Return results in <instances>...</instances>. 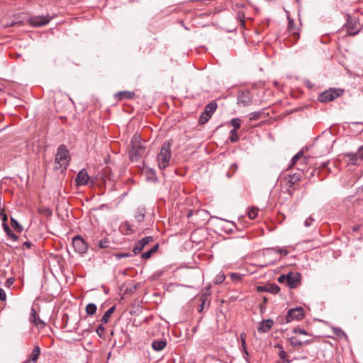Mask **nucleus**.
Here are the masks:
<instances>
[{"label": "nucleus", "instance_id": "nucleus-1", "mask_svg": "<svg viewBox=\"0 0 363 363\" xmlns=\"http://www.w3.org/2000/svg\"><path fill=\"white\" fill-rule=\"evenodd\" d=\"M307 158L303 156V152H299L295 155L291 159V167L297 166L298 172L294 174H288L285 176V179L287 181L290 188L297 184L303 177V172L304 169L303 166L307 163Z\"/></svg>", "mask_w": 363, "mask_h": 363}, {"label": "nucleus", "instance_id": "nucleus-2", "mask_svg": "<svg viewBox=\"0 0 363 363\" xmlns=\"http://www.w3.org/2000/svg\"><path fill=\"white\" fill-rule=\"evenodd\" d=\"M144 143V141L142 142L141 137L138 133L133 136L131 149L129 152L130 159L132 162H137L143 156L145 151Z\"/></svg>", "mask_w": 363, "mask_h": 363}, {"label": "nucleus", "instance_id": "nucleus-3", "mask_svg": "<svg viewBox=\"0 0 363 363\" xmlns=\"http://www.w3.org/2000/svg\"><path fill=\"white\" fill-rule=\"evenodd\" d=\"M173 144L172 140H166L162 145L160 152L157 155L158 166L160 169H165L169 166L172 159L171 148Z\"/></svg>", "mask_w": 363, "mask_h": 363}, {"label": "nucleus", "instance_id": "nucleus-4", "mask_svg": "<svg viewBox=\"0 0 363 363\" xmlns=\"http://www.w3.org/2000/svg\"><path fill=\"white\" fill-rule=\"evenodd\" d=\"M55 163L59 164V167L67 169L69 165V152L64 145L59 146L55 156Z\"/></svg>", "mask_w": 363, "mask_h": 363}, {"label": "nucleus", "instance_id": "nucleus-5", "mask_svg": "<svg viewBox=\"0 0 363 363\" xmlns=\"http://www.w3.org/2000/svg\"><path fill=\"white\" fill-rule=\"evenodd\" d=\"M342 94L343 91L340 89H330L321 93L318 96V100L322 103H328L333 101Z\"/></svg>", "mask_w": 363, "mask_h": 363}, {"label": "nucleus", "instance_id": "nucleus-6", "mask_svg": "<svg viewBox=\"0 0 363 363\" xmlns=\"http://www.w3.org/2000/svg\"><path fill=\"white\" fill-rule=\"evenodd\" d=\"M72 246L74 251L81 255L86 253L88 250V244L79 235L72 238Z\"/></svg>", "mask_w": 363, "mask_h": 363}, {"label": "nucleus", "instance_id": "nucleus-7", "mask_svg": "<svg viewBox=\"0 0 363 363\" xmlns=\"http://www.w3.org/2000/svg\"><path fill=\"white\" fill-rule=\"evenodd\" d=\"M252 95L248 90L240 91L238 95V104L242 106H247L252 104Z\"/></svg>", "mask_w": 363, "mask_h": 363}, {"label": "nucleus", "instance_id": "nucleus-8", "mask_svg": "<svg viewBox=\"0 0 363 363\" xmlns=\"http://www.w3.org/2000/svg\"><path fill=\"white\" fill-rule=\"evenodd\" d=\"M303 309L301 307H296L295 308H291L288 311L286 321L289 323L294 320H301L303 317Z\"/></svg>", "mask_w": 363, "mask_h": 363}, {"label": "nucleus", "instance_id": "nucleus-9", "mask_svg": "<svg viewBox=\"0 0 363 363\" xmlns=\"http://www.w3.org/2000/svg\"><path fill=\"white\" fill-rule=\"evenodd\" d=\"M287 278L286 286L291 289H294L300 284L301 275L298 272H289L287 274Z\"/></svg>", "mask_w": 363, "mask_h": 363}, {"label": "nucleus", "instance_id": "nucleus-10", "mask_svg": "<svg viewBox=\"0 0 363 363\" xmlns=\"http://www.w3.org/2000/svg\"><path fill=\"white\" fill-rule=\"evenodd\" d=\"M153 241V238L152 236H147L145 238H142L137 242H135L133 247V252L135 254L140 253L144 247L150 242Z\"/></svg>", "mask_w": 363, "mask_h": 363}, {"label": "nucleus", "instance_id": "nucleus-11", "mask_svg": "<svg viewBox=\"0 0 363 363\" xmlns=\"http://www.w3.org/2000/svg\"><path fill=\"white\" fill-rule=\"evenodd\" d=\"M359 24L355 18H351L347 21V33L350 35H355L359 31Z\"/></svg>", "mask_w": 363, "mask_h": 363}, {"label": "nucleus", "instance_id": "nucleus-12", "mask_svg": "<svg viewBox=\"0 0 363 363\" xmlns=\"http://www.w3.org/2000/svg\"><path fill=\"white\" fill-rule=\"evenodd\" d=\"M89 179V177L87 172L82 169L78 173L75 181L77 185H86L88 183Z\"/></svg>", "mask_w": 363, "mask_h": 363}, {"label": "nucleus", "instance_id": "nucleus-13", "mask_svg": "<svg viewBox=\"0 0 363 363\" xmlns=\"http://www.w3.org/2000/svg\"><path fill=\"white\" fill-rule=\"evenodd\" d=\"M274 322L272 319H267L265 320H262L259 325L257 328V330L259 333H267L268 332L272 327Z\"/></svg>", "mask_w": 363, "mask_h": 363}, {"label": "nucleus", "instance_id": "nucleus-14", "mask_svg": "<svg viewBox=\"0 0 363 363\" xmlns=\"http://www.w3.org/2000/svg\"><path fill=\"white\" fill-rule=\"evenodd\" d=\"M50 18L44 16H36L30 19V23L35 26H43L48 23Z\"/></svg>", "mask_w": 363, "mask_h": 363}, {"label": "nucleus", "instance_id": "nucleus-15", "mask_svg": "<svg viewBox=\"0 0 363 363\" xmlns=\"http://www.w3.org/2000/svg\"><path fill=\"white\" fill-rule=\"evenodd\" d=\"M347 163L352 165H359L360 158L358 155V152L355 154L349 153L345 155Z\"/></svg>", "mask_w": 363, "mask_h": 363}, {"label": "nucleus", "instance_id": "nucleus-16", "mask_svg": "<svg viewBox=\"0 0 363 363\" xmlns=\"http://www.w3.org/2000/svg\"><path fill=\"white\" fill-rule=\"evenodd\" d=\"M279 290V287L276 284H269L266 286L258 287V291H268L274 294H277Z\"/></svg>", "mask_w": 363, "mask_h": 363}, {"label": "nucleus", "instance_id": "nucleus-17", "mask_svg": "<svg viewBox=\"0 0 363 363\" xmlns=\"http://www.w3.org/2000/svg\"><path fill=\"white\" fill-rule=\"evenodd\" d=\"M30 321L36 326H40L41 328L44 327L45 325L44 321H43L39 317L36 316V312L33 308L31 310Z\"/></svg>", "mask_w": 363, "mask_h": 363}, {"label": "nucleus", "instance_id": "nucleus-18", "mask_svg": "<svg viewBox=\"0 0 363 363\" xmlns=\"http://www.w3.org/2000/svg\"><path fill=\"white\" fill-rule=\"evenodd\" d=\"M166 345H167V341L164 340H154L152 342V349L157 352L162 350L165 347Z\"/></svg>", "mask_w": 363, "mask_h": 363}, {"label": "nucleus", "instance_id": "nucleus-19", "mask_svg": "<svg viewBox=\"0 0 363 363\" xmlns=\"http://www.w3.org/2000/svg\"><path fill=\"white\" fill-rule=\"evenodd\" d=\"M217 108V104L214 101L208 103L204 109L205 114L209 115V117H211L212 114L216 111Z\"/></svg>", "mask_w": 363, "mask_h": 363}, {"label": "nucleus", "instance_id": "nucleus-20", "mask_svg": "<svg viewBox=\"0 0 363 363\" xmlns=\"http://www.w3.org/2000/svg\"><path fill=\"white\" fill-rule=\"evenodd\" d=\"M290 344L294 347H301L304 344L310 343L309 340H300L296 337H291L289 338Z\"/></svg>", "mask_w": 363, "mask_h": 363}, {"label": "nucleus", "instance_id": "nucleus-21", "mask_svg": "<svg viewBox=\"0 0 363 363\" xmlns=\"http://www.w3.org/2000/svg\"><path fill=\"white\" fill-rule=\"evenodd\" d=\"M2 226L4 230L6 233V235L13 241H16L18 237L13 233V232L10 229L9 226L7 223H2Z\"/></svg>", "mask_w": 363, "mask_h": 363}, {"label": "nucleus", "instance_id": "nucleus-22", "mask_svg": "<svg viewBox=\"0 0 363 363\" xmlns=\"http://www.w3.org/2000/svg\"><path fill=\"white\" fill-rule=\"evenodd\" d=\"M115 311V306H112L109 308L104 314L103 317L101 319L102 324H106L108 322L110 316Z\"/></svg>", "mask_w": 363, "mask_h": 363}, {"label": "nucleus", "instance_id": "nucleus-23", "mask_svg": "<svg viewBox=\"0 0 363 363\" xmlns=\"http://www.w3.org/2000/svg\"><path fill=\"white\" fill-rule=\"evenodd\" d=\"M40 354V349L39 346L37 345L33 350L28 359L36 363L37 360L39 358Z\"/></svg>", "mask_w": 363, "mask_h": 363}, {"label": "nucleus", "instance_id": "nucleus-24", "mask_svg": "<svg viewBox=\"0 0 363 363\" xmlns=\"http://www.w3.org/2000/svg\"><path fill=\"white\" fill-rule=\"evenodd\" d=\"M145 210L143 208H138L135 215V218L138 223L144 220Z\"/></svg>", "mask_w": 363, "mask_h": 363}, {"label": "nucleus", "instance_id": "nucleus-25", "mask_svg": "<svg viewBox=\"0 0 363 363\" xmlns=\"http://www.w3.org/2000/svg\"><path fill=\"white\" fill-rule=\"evenodd\" d=\"M157 249L158 245H155L151 249L142 254L141 257L145 259H149L151 257L152 255L157 250Z\"/></svg>", "mask_w": 363, "mask_h": 363}, {"label": "nucleus", "instance_id": "nucleus-26", "mask_svg": "<svg viewBox=\"0 0 363 363\" xmlns=\"http://www.w3.org/2000/svg\"><path fill=\"white\" fill-rule=\"evenodd\" d=\"M11 225L12 228L18 233H21L23 230L22 225L13 218H11Z\"/></svg>", "mask_w": 363, "mask_h": 363}, {"label": "nucleus", "instance_id": "nucleus-27", "mask_svg": "<svg viewBox=\"0 0 363 363\" xmlns=\"http://www.w3.org/2000/svg\"><path fill=\"white\" fill-rule=\"evenodd\" d=\"M289 31L294 35H298V33L295 28V23L294 20L289 18V25H288Z\"/></svg>", "mask_w": 363, "mask_h": 363}, {"label": "nucleus", "instance_id": "nucleus-28", "mask_svg": "<svg viewBox=\"0 0 363 363\" xmlns=\"http://www.w3.org/2000/svg\"><path fill=\"white\" fill-rule=\"evenodd\" d=\"M264 113V111H259L250 113L249 114V120L250 121H256L261 118L262 115Z\"/></svg>", "mask_w": 363, "mask_h": 363}, {"label": "nucleus", "instance_id": "nucleus-29", "mask_svg": "<svg viewBox=\"0 0 363 363\" xmlns=\"http://www.w3.org/2000/svg\"><path fill=\"white\" fill-rule=\"evenodd\" d=\"M97 307L94 303H89L86 306V313L88 315H92L96 311Z\"/></svg>", "mask_w": 363, "mask_h": 363}, {"label": "nucleus", "instance_id": "nucleus-30", "mask_svg": "<svg viewBox=\"0 0 363 363\" xmlns=\"http://www.w3.org/2000/svg\"><path fill=\"white\" fill-rule=\"evenodd\" d=\"M120 99H133L135 96V93L131 91H121L118 94Z\"/></svg>", "mask_w": 363, "mask_h": 363}, {"label": "nucleus", "instance_id": "nucleus-31", "mask_svg": "<svg viewBox=\"0 0 363 363\" xmlns=\"http://www.w3.org/2000/svg\"><path fill=\"white\" fill-rule=\"evenodd\" d=\"M259 209L256 207H252L248 212V216L250 219H255L258 215Z\"/></svg>", "mask_w": 363, "mask_h": 363}, {"label": "nucleus", "instance_id": "nucleus-32", "mask_svg": "<svg viewBox=\"0 0 363 363\" xmlns=\"http://www.w3.org/2000/svg\"><path fill=\"white\" fill-rule=\"evenodd\" d=\"M96 245L101 249L107 248L109 245V241L108 239L104 238L96 243Z\"/></svg>", "mask_w": 363, "mask_h": 363}, {"label": "nucleus", "instance_id": "nucleus-33", "mask_svg": "<svg viewBox=\"0 0 363 363\" xmlns=\"http://www.w3.org/2000/svg\"><path fill=\"white\" fill-rule=\"evenodd\" d=\"M230 124L232 126H233V129H235V130H237L238 129L240 128V124H241V121L240 118H233L231 121H230Z\"/></svg>", "mask_w": 363, "mask_h": 363}, {"label": "nucleus", "instance_id": "nucleus-34", "mask_svg": "<svg viewBox=\"0 0 363 363\" xmlns=\"http://www.w3.org/2000/svg\"><path fill=\"white\" fill-rule=\"evenodd\" d=\"M230 134V139L231 142L235 143L238 140L239 137H238L237 132L235 129L231 130Z\"/></svg>", "mask_w": 363, "mask_h": 363}, {"label": "nucleus", "instance_id": "nucleus-35", "mask_svg": "<svg viewBox=\"0 0 363 363\" xmlns=\"http://www.w3.org/2000/svg\"><path fill=\"white\" fill-rule=\"evenodd\" d=\"M211 117H209V115L205 114L204 112L202 113V114L199 117V123L203 124L206 123Z\"/></svg>", "mask_w": 363, "mask_h": 363}, {"label": "nucleus", "instance_id": "nucleus-36", "mask_svg": "<svg viewBox=\"0 0 363 363\" xmlns=\"http://www.w3.org/2000/svg\"><path fill=\"white\" fill-rule=\"evenodd\" d=\"M225 275L223 272H220L216 277V283L220 284L225 280Z\"/></svg>", "mask_w": 363, "mask_h": 363}, {"label": "nucleus", "instance_id": "nucleus-37", "mask_svg": "<svg viewBox=\"0 0 363 363\" xmlns=\"http://www.w3.org/2000/svg\"><path fill=\"white\" fill-rule=\"evenodd\" d=\"M105 328L102 325H100L96 329V333L100 337H104Z\"/></svg>", "mask_w": 363, "mask_h": 363}, {"label": "nucleus", "instance_id": "nucleus-38", "mask_svg": "<svg viewBox=\"0 0 363 363\" xmlns=\"http://www.w3.org/2000/svg\"><path fill=\"white\" fill-rule=\"evenodd\" d=\"M287 280H288L287 274H282V275L279 276L278 278V281L280 284H285L286 285L287 284Z\"/></svg>", "mask_w": 363, "mask_h": 363}, {"label": "nucleus", "instance_id": "nucleus-39", "mask_svg": "<svg viewBox=\"0 0 363 363\" xmlns=\"http://www.w3.org/2000/svg\"><path fill=\"white\" fill-rule=\"evenodd\" d=\"M293 331L296 334L308 335V333L305 330L300 328H295Z\"/></svg>", "mask_w": 363, "mask_h": 363}, {"label": "nucleus", "instance_id": "nucleus-40", "mask_svg": "<svg viewBox=\"0 0 363 363\" xmlns=\"http://www.w3.org/2000/svg\"><path fill=\"white\" fill-rule=\"evenodd\" d=\"M246 335L245 333H241L240 335V340H241V343H242V347L243 348V350H245V347H246Z\"/></svg>", "mask_w": 363, "mask_h": 363}, {"label": "nucleus", "instance_id": "nucleus-41", "mask_svg": "<svg viewBox=\"0 0 363 363\" xmlns=\"http://www.w3.org/2000/svg\"><path fill=\"white\" fill-rule=\"evenodd\" d=\"M279 357L283 360V361H285L289 363V359H286V357H287V354L286 353V352H284V350H281L279 353Z\"/></svg>", "mask_w": 363, "mask_h": 363}, {"label": "nucleus", "instance_id": "nucleus-42", "mask_svg": "<svg viewBox=\"0 0 363 363\" xmlns=\"http://www.w3.org/2000/svg\"><path fill=\"white\" fill-rule=\"evenodd\" d=\"M313 221H314V219L310 216L306 219V220L304 222V225L306 227L308 228L312 225Z\"/></svg>", "mask_w": 363, "mask_h": 363}, {"label": "nucleus", "instance_id": "nucleus-43", "mask_svg": "<svg viewBox=\"0 0 363 363\" xmlns=\"http://www.w3.org/2000/svg\"><path fill=\"white\" fill-rule=\"evenodd\" d=\"M0 216H1V220H2V221H3V223H6V220H7V216H6V214L4 212V210L0 209Z\"/></svg>", "mask_w": 363, "mask_h": 363}, {"label": "nucleus", "instance_id": "nucleus-44", "mask_svg": "<svg viewBox=\"0 0 363 363\" xmlns=\"http://www.w3.org/2000/svg\"><path fill=\"white\" fill-rule=\"evenodd\" d=\"M201 300L202 303H201V304L199 307V309H198L199 312H201L203 310L206 298H204L203 296H202L201 298Z\"/></svg>", "mask_w": 363, "mask_h": 363}, {"label": "nucleus", "instance_id": "nucleus-45", "mask_svg": "<svg viewBox=\"0 0 363 363\" xmlns=\"http://www.w3.org/2000/svg\"><path fill=\"white\" fill-rule=\"evenodd\" d=\"M276 252L279 253L280 255H286L288 254L287 250L284 248H278L276 250Z\"/></svg>", "mask_w": 363, "mask_h": 363}, {"label": "nucleus", "instance_id": "nucleus-46", "mask_svg": "<svg viewBox=\"0 0 363 363\" xmlns=\"http://www.w3.org/2000/svg\"><path fill=\"white\" fill-rule=\"evenodd\" d=\"M6 298V295L4 290L0 288V300L5 301Z\"/></svg>", "mask_w": 363, "mask_h": 363}, {"label": "nucleus", "instance_id": "nucleus-47", "mask_svg": "<svg viewBox=\"0 0 363 363\" xmlns=\"http://www.w3.org/2000/svg\"><path fill=\"white\" fill-rule=\"evenodd\" d=\"M358 155L361 161H363V146L359 147L358 150Z\"/></svg>", "mask_w": 363, "mask_h": 363}, {"label": "nucleus", "instance_id": "nucleus-48", "mask_svg": "<svg viewBox=\"0 0 363 363\" xmlns=\"http://www.w3.org/2000/svg\"><path fill=\"white\" fill-rule=\"evenodd\" d=\"M243 352L245 353V357H244L245 359L248 362V359H247V357L249 356V352H247V347H245V350H243Z\"/></svg>", "mask_w": 363, "mask_h": 363}, {"label": "nucleus", "instance_id": "nucleus-49", "mask_svg": "<svg viewBox=\"0 0 363 363\" xmlns=\"http://www.w3.org/2000/svg\"><path fill=\"white\" fill-rule=\"evenodd\" d=\"M237 168H238L237 164H233L230 166V170L232 169V170H233V173L234 172H235V171H236Z\"/></svg>", "mask_w": 363, "mask_h": 363}, {"label": "nucleus", "instance_id": "nucleus-50", "mask_svg": "<svg viewBox=\"0 0 363 363\" xmlns=\"http://www.w3.org/2000/svg\"><path fill=\"white\" fill-rule=\"evenodd\" d=\"M230 276L232 278H235V277L238 278L239 277V276L237 274H234V273L231 274Z\"/></svg>", "mask_w": 363, "mask_h": 363}, {"label": "nucleus", "instance_id": "nucleus-51", "mask_svg": "<svg viewBox=\"0 0 363 363\" xmlns=\"http://www.w3.org/2000/svg\"><path fill=\"white\" fill-rule=\"evenodd\" d=\"M24 245H26L27 247H30V243L29 242H26L24 243Z\"/></svg>", "mask_w": 363, "mask_h": 363}, {"label": "nucleus", "instance_id": "nucleus-52", "mask_svg": "<svg viewBox=\"0 0 363 363\" xmlns=\"http://www.w3.org/2000/svg\"><path fill=\"white\" fill-rule=\"evenodd\" d=\"M23 363H35L30 359H27L26 361L23 362Z\"/></svg>", "mask_w": 363, "mask_h": 363}, {"label": "nucleus", "instance_id": "nucleus-53", "mask_svg": "<svg viewBox=\"0 0 363 363\" xmlns=\"http://www.w3.org/2000/svg\"><path fill=\"white\" fill-rule=\"evenodd\" d=\"M126 256H128V255H124V254H121L118 257H126Z\"/></svg>", "mask_w": 363, "mask_h": 363}, {"label": "nucleus", "instance_id": "nucleus-54", "mask_svg": "<svg viewBox=\"0 0 363 363\" xmlns=\"http://www.w3.org/2000/svg\"><path fill=\"white\" fill-rule=\"evenodd\" d=\"M227 175L228 177H230L232 174H230V173H228Z\"/></svg>", "mask_w": 363, "mask_h": 363}]
</instances>
